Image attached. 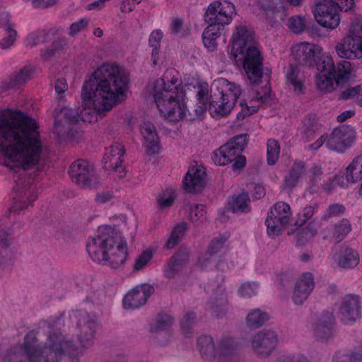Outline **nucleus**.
<instances>
[{"label":"nucleus","instance_id":"obj_1","mask_svg":"<svg viewBox=\"0 0 362 362\" xmlns=\"http://www.w3.org/2000/svg\"><path fill=\"white\" fill-rule=\"evenodd\" d=\"M42 151L36 122L21 111H0V153L2 164L12 170H27L39 163Z\"/></svg>","mask_w":362,"mask_h":362},{"label":"nucleus","instance_id":"obj_2","mask_svg":"<svg viewBox=\"0 0 362 362\" xmlns=\"http://www.w3.org/2000/svg\"><path fill=\"white\" fill-rule=\"evenodd\" d=\"M128 83L129 74L122 66L103 64L83 83V103L86 107L91 105L94 111L103 117L123 100Z\"/></svg>","mask_w":362,"mask_h":362},{"label":"nucleus","instance_id":"obj_3","mask_svg":"<svg viewBox=\"0 0 362 362\" xmlns=\"http://www.w3.org/2000/svg\"><path fill=\"white\" fill-rule=\"evenodd\" d=\"M71 344L56 330L49 334L47 343L41 346L37 344L34 332H30L25 335L23 345L10 351L5 360L8 362H60L64 351ZM70 361L76 362L73 359Z\"/></svg>","mask_w":362,"mask_h":362},{"label":"nucleus","instance_id":"obj_4","mask_svg":"<svg viewBox=\"0 0 362 362\" xmlns=\"http://www.w3.org/2000/svg\"><path fill=\"white\" fill-rule=\"evenodd\" d=\"M185 93L175 69H167L154 83V101L160 115L167 120L177 122L186 116Z\"/></svg>","mask_w":362,"mask_h":362},{"label":"nucleus","instance_id":"obj_5","mask_svg":"<svg viewBox=\"0 0 362 362\" xmlns=\"http://www.w3.org/2000/svg\"><path fill=\"white\" fill-rule=\"evenodd\" d=\"M241 94L240 87L229 82L225 78L214 81L210 89L209 103L197 100L196 105L191 109L185 105L186 118L194 121L202 116L209 107L211 114L215 117H224L229 114L233 108L235 102Z\"/></svg>","mask_w":362,"mask_h":362},{"label":"nucleus","instance_id":"obj_6","mask_svg":"<svg viewBox=\"0 0 362 362\" xmlns=\"http://www.w3.org/2000/svg\"><path fill=\"white\" fill-rule=\"evenodd\" d=\"M232 54L237 63L242 64L246 76L252 84L262 80L263 56L256 46L254 34L247 27H236L233 37Z\"/></svg>","mask_w":362,"mask_h":362},{"label":"nucleus","instance_id":"obj_7","mask_svg":"<svg viewBox=\"0 0 362 362\" xmlns=\"http://www.w3.org/2000/svg\"><path fill=\"white\" fill-rule=\"evenodd\" d=\"M115 230L109 226L100 227L96 238H92L87 245L90 258L105 264L109 249L114 245Z\"/></svg>","mask_w":362,"mask_h":362},{"label":"nucleus","instance_id":"obj_8","mask_svg":"<svg viewBox=\"0 0 362 362\" xmlns=\"http://www.w3.org/2000/svg\"><path fill=\"white\" fill-rule=\"evenodd\" d=\"M236 15L235 7L232 3L214 1L211 3L205 11L204 20L208 25H213L224 28L230 24Z\"/></svg>","mask_w":362,"mask_h":362},{"label":"nucleus","instance_id":"obj_9","mask_svg":"<svg viewBox=\"0 0 362 362\" xmlns=\"http://www.w3.org/2000/svg\"><path fill=\"white\" fill-rule=\"evenodd\" d=\"M69 175L71 181L81 188H93L100 184L95 169L87 160L78 159L69 167Z\"/></svg>","mask_w":362,"mask_h":362},{"label":"nucleus","instance_id":"obj_10","mask_svg":"<svg viewBox=\"0 0 362 362\" xmlns=\"http://www.w3.org/2000/svg\"><path fill=\"white\" fill-rule=\"evenodd\" d=\"M292 216L290 206L284 202H276L268 212L265 223L269 236H276L286 226Z\"/></svg>","mask_w":362,"mask_h":362},{"label":"nucleus","instance_id":"obj_11","mask_svg":"<svg viewBox=\"0 0 362 362\" xmlns=\"http://www.w3.org/2000/svg\"><path fill=\"white\" fill-rule=\"evenodd\" d=\"M356 138V132L352 127L340 125L328 136L326 146L331 151L343 153L352 146Z\"/></svg>","mask_w":362,"mask_h":362},{"label":"nucleus","instance_id":"obj_12","mask_svg":"<svg viewBox=\"0 0 362 362\" xmlns=\"http://www.w3.org/2000/svg\"><path fill=\"white\" fill-rule=\"evenodd\" d=\"M339 8L328 0H324L315 4L313 13L316 21L322 27L333 30L340 22L338 13Z\"/></svg>","mask_w":362,"mask_h":362},{"label":"nucleus","instance_id":"obj_13","mask_svg":"<svg viewBox=\"0 0 362 362\" xmlns=\"http://www.w3.org/2000/svg\"><path fill=\"white\" fill-rule=\"evenodd\" d=\"M277 334L270 329H263L255 334L252 339V347L261 356L267 357L278 344Z\"/></svg>","mask_w":362,"mask_h":362},{"label":"nucleus","instance_id":"obj_14","mask_svg":"<svg viewBox=\"0 0 362 362\" xmlns=\"http://www.w3.org/2000/svg\"><path fill=\"white\" fill-rule=\"evenodd\" d=\"M321 49L319 46L308 42L296 45L292 49L295 61L302 66L317 67V64L323 56L319 57Z\"/></svg>","mask_w":362,"mask_h":362},{"label":"nucleus","instance_id":"obj_15","mask_svg":"<svg viewBox=\"0 0 362 362\" xmlns=\"http://www.w3.org/2000/svg\"><path fill=\"white\" fill-rule=\"evenodd\" d=\"M317 69L320 73L316 76V86L323 92H331L334 89L335 79L332 76L333 59L329 55H324L317 64Z\"/></svg>","mask_w":362,"mask_h":362},{"label":"nucleus","instance_id":"obj_16","mask_svg":"<svg viewBox=\"0 0 362 362\" xmlns=\"http://www.w3.org/2000/svg\"><path fill=\"white\" fill-rule=\"evenodd\" d=\"M154 288L149 284L138 285L129 291L123 298L125 308L136 309L146 304L148 298L153 293Z\"/></svg>","mask_w":362,"mask_h":362},{"label":"nucleus","instance_id":"obj_17","mask_svg":"<svg viewBox=\"0 0 362 362\" xmlns=\"http://www.w3.org/2000/svg\"><path fill=\"white\" fill-rule=\"evenodd\" d=\"M127 255V243L115 230L114 245L109 249L105 264L113 269H118L124 264Z\"/></svg>","mask_w":362,"mask_h":362},{"label":"nucleus","instance_id":"obj_18","mask_svg":"<svg viewBox=\"0 0 362 362\" xmlns=\"http://www.w3.org/2000/svg\"><path fill=\"white\" fill-rule=\"evenodd\" d=\"M339 314L345 324L358 319L361 316L360 297L356 295L346 296L341 302Z\"/></svg>","mask_w":362,"mask_h":362},{"label":"nucleus","instance_id":"obj_19","mask_svg":"<svg viewBox=\"0 0 362 362\" xmlns=\"http://www.w3.org/2000/svg\"><path fill=\"white\" fill-rule=\"evenodd\" d=\"M206 173L202 166L194 165L189 168L183 182V189L189 193L199 192L204 187Z\"/></svg>","mask_w":362,"mask_h":362},{"label":"nucleus","instance_id":"obj_20","mask_svg":"<svg viewBox=\"0 0 362 362\" xmlns=\"http://www.w3.org/2000/svg\"><path fill=\"white\" fill-rule=\"evenodd\" d=\"M124 146L120 143H114L106 148L103 157L104 168L106 170H112L115 172L123 170L122 157L124 155Z\"/></svg>","mask_w":362,"mask_h":362},{"label":"nucleus","instance_id":"obj_21","mask_svg":"<svg viewBox=\"0 0 362 362\" xmlns=\"http://www.w3.org/2000/svg\"><path fill=\"white\" fill-rule=\"evenodd\" d=\"M315 287L313 275L310 272L303 273L296 281L293 299L296 304H302L310 296Z\"/></svg>","mask_w":362,"mask_h":362},{"label":"nucleus","instance_id":"obj_22","mask_svg":"<svg viewBox=\"0 0 362 362\" xmlns=\"http://www.w3.org/2000/svg\"><path fill=\"white\" fill-rule=\"evenodd\" d=\"M54 133L64 134L69 128L67 124H76L78 122L79 115L76 110L63 107L59 112L54 110Z\"/></svg>","mask_w":362,"mask_h":362},{"label":"nucleus","instance_id":"obj_23","mask_svg":"<svg viewBox=\"0 0 362 362\" xmlns=\"http://www.w3.org/2000/svg\"><path fill=\"white\" fill-rule=\"evenodd\" d=\"M228 238L229 235L223 234L214 238L211 240L206 252L199 259V263L202 269H206L211 264L215 256L221 252Z\"/></svg>","mask_w":362,"mask_h":362},{"label":"nucleus","instance_id":"obj_24","mask_svg":"<svg viewBox=\"0 0 362 362\" xmlns=\"http://www.w3.org/2000/svg\"><path fill=\"white\" fill-rule=\"evenodd\" d=\"M140 131L146 141L147 153H158L160 148L159 139L154 125L148 121L143 122L140 126Z\"/></svg>","mask_w":362,"mask_h":362},{"label":"nucleus","instance_id":"obj_25","mask_svg":"<svg viewBox=\"0 0 362 362\" xmlns=\"http://www.w3.org/2000/svg\"><path fill=\"white\" fill-rule=\"evenodd\" d=\"M197 343L201 356L204 360L207 362L218 360V344L215 345L211 337L201 336L198 338Z\"/></svg>","mask_w":362,"mask_h":362},{"label":"nucleus","instance_id":"obj_26","mask_svg":"<svg viewBox=\"0 0 362 362\" xmlns=\"http://www.w3.org/2000/svg\"><path fill=\"white\" fill-rule=\"evenodd\" d=\"M335 318L332 312L325 310L322 313L315 329V335L320 339H327L333 332Z\"/></svg>","mask_w":362,"mask_h":362},{"label":"nucleus","instance_id":"obj_27","mask_svg":"<svg viewBox=\"0 0 362 362\" xmlns=\"http://www.w3.org/2000/svg\"><path fill=\"white\" fill-rule=\"evenodd\" d=\"M189 260L188 253L178 252L174 255L168 262V266L165 269V276L173 279L182 269Z\"/></svg>","mask_w":362,"mask_h":362},{"label":"nucleus","instance_id":"obj_28","mask_svg":"<svg viewBox=\"0 0 362 362\" xmlns=\"http://www.w3.org/2000/svg\"><path fill=\"white\" fill-rule=\"evenodd\" d=\"M344 176L346 182L349 183L362 180V153L354 157L346 168Z\"/></svg>","mask_w":362,"mask_h":362},{"label":"nucleus","instance_id":"obj_29","mask_svg":"<svg viewBox=\"0 0 362 362\" xmlns=\"http://www.w3.org/2000/svg\"><path fill=\"white\" fill-rule=\"evenodd\" d=\"M305 170V163L301 160L294 162L288 173L284 177V187L292 189L296 187Z\"/></svg>","mask_w":362,"mask_h":362},{"label":"nucleus","instance_id":"obj_30","mask_svg":"<svg viewBox=\"0 0 362 362\" xmlns=\"http://www.w3.org/2000/svg\"><path fill=\"white\" fill-rule=\"evenodd\" d=\"M320 128L321 124L318 122L317 116L314 114H308L302 120L300 132L302 136L308 141L313 139Z\"/></svg>","mask_w":362,"mask_h":362},{"label":"nucleus","instance_id":"obj_31","mask_svg":"<svg viewBox=\"0 0 362 362\" xmlns=\"http://www.w3.org/2000/svg\"><path fill=\"white\" fill-rule=\"evenodd\" d=\"M354 40V35H349L345 37L342 42L336 46V52L339 57L350 59L352 57H356V48Z\"/></svg>","mask_w":362,"mask_h":362},{"label":"nucleus","instance_id":"obj_32","mask_svg":"<svg viewBox=\"0 0 362 362\" xmlns=\"http://www.w3.org/2000/svg\"><path fill=\"white\" fill-rule=\"evenodd\" d=\"M229 146L225 144L213 153L211 159L216 165H226L234 160L237 154L231 149L232 147H229Z\"/></svg>","mask_w":362,"mask_h":362},{"label":"nucleus","instance_id":"obj_33","mask_svg":"<svg viewBox=\"0 0 362 362\" xmlns=\"http://www.w3.org/2000/svg\"><path fill=\"white\" fill-rule=\"evenodd\" d=\"M279 0H257L256 4L257 7L261 11V13L269 22L273 23L276 14L279 13Z\"/></svg>","mask_w":362,"mask_h":362},{"label":"nucleus","instance_id":"obj_34","mask_svg":"<svg viewBox=\"0 0 362 362\" xmlns=\"http://www.w3.org/2000/svg\"><path fill=\"white\" fill-rule=\"evenodd\" d=\"M360 258L358 252L351 248L341 250L339 256V265L344 269L356 267L359 264Z\"/></svg>","mask_w":362,"mask_h":362},{"label":"nucleus","instance_id":"obj_35","mask_svg":"<svg viewBox=\"0 0 362 362\" xmlns=\"http://www.w3.org/2000/svg\"><path fill=\"white\" fill-rule=\"evenodd\" d=\"M250 199L246 193L233 196L231 202L228 203L229 209L234 214L248 213L250 211Z\"/></svg>","mask_w":362,"mask_h":362},{"label":"nucleus","instance_id":"obj_36","mask_svg":"<svg viewBox=\"0 0 362 362\" xmlns=\"http://www.w3.org/2000/svg\"><path fill=\"white\" fill-rule=\"evenodd\" d=\"M62 29L60 28H51L49 30H40L32 33L26 38L28 45L35 47L38 44L43 43L48 40L49 35H56Z\"/></svg>","mask_w":362,"mask_h":362},{"label":"nucleus","instance_id":"obj_37","mask_svg":"<svg viewBox=\"0 0 362 362\" xmlns=\"http://www.w3.org/2000/svg\"><path fill=\"white\" fill-rule=\"evenodd\" d=\"M351 230L350 221L344 218L333 226L332 238L338 243L342 241Z\"/></svg>","mask_w":362,"mask_h":362},{"label":"nucleus","instance_id":"obj_38","mask_svg":"<svg viewBox=\"0 0 362 362\" xmlns=\"http://www.w3.org/2000/svg\"><path fill=\"white\" fill-rule=\"evenodd\" d=\"M236 344L230 337H223L218 341V361H224L226 358L234 354Z\"/></svg>","mask_w":362,"mask_h":362},{"label":"nucleus","instance_id":"obj_39","mask_svg":"<svg viewBox=\"0 0 362 362\" xmlns=\"http://www.w3.org/2000/svg\"><path fill=\"white\" fill-rule=\"evenodd\" d=\"M299 70L293 65H291L289 71L286 74L287 82L291 85L293 91L298 94H303L305 90V86L303 81L298 77Z\"/></svg>","mask_w":362,"mask_h":362},{"label":"nucleus","instance_id":"obj_40","mask_svg":"<svg viewBox=\"0 0 362 362\" xmlns=\"http://www.w3.org/2000/svg\"><path fill=\"white\" fill-rule=\"evenodd\" d=\"M66 47V38H58L54 40L49 47L41 51V57L45 60H47L49 58L56 56V54L63 52Z\"/></svg>","mask_w":362,"mask_h":362},{"label":"nucleus","instance_id":"obj_41","mask_svg":"<svg viewBox=\"0 0 362 362\" xmlns=\"http://www.w3.org/2000/svg\"><path fill=\"white\" fill-rule=\"evenodd\" d=\"M351 64L347 61H343L341 63L338 64L337 69H335L334 64L333 63V69L331 70L332 76L333 75L335 79V84L339 86L340 83L346 81L350 75Z\"/></svg>","mask_w":362,"mask_h":362},{"label":"nucleus","instance_id":"obj_42","mask_svg":"<svg viewBox=\"0 0 362 362\" xmlns=\"http://www.w3.org/2000/svg\"><path fill=\"white\" fill-rule=\"evenodd\" d=\"M268 320V315L266 313L259 309H255L248 313L246 317V323L248 327L251 329H257L262 326Z\"/></svg>","mask_w":362,"mask_h":362},{"label":"nucleus","instance_id":"obj_43","mask_svg":"<svg viewBox=\"0 0 362 362\" xmlns=\"http://www.w3.org/2000/svg\"><path fill=\"white\" fill-rule=\"evenodd\" d=\"M33 73V69L32 66H24L10 78L8 83V87L9 88H13L17 86L25 83L27 81L30 79Z\"/></svg>","mask_w":362,"mask_h":362},{"label":"nucleus","instance_id":"obj_44","mask_svg":"<svg viewBox=\"0 0 362 362\" xmlns=\"http://www.w3.org/2000/svg\"><path fill=\"white\" fill-rule=\"evenodd\" d=\"M187 229V223L181 222L180 223L177 224L173 228L170 238L165 243V247L167 249L173 248L181 240Z\"/></svg>","mask_w":362,"mask_h":362},{"label":"nucleus","instance_id":"obj_45","mask_svg":"<svg viewBox=\"0 0 362 362\" xmlns=\"http://www.w3.org/2000/svg\"><path fill=\"white\" fill-rule=\"evenodd\" d=\"M175 192L170 188H168L159 193L156 197L158 208L159 210H163L170 208L176 199Z\"/></svg>","mask_w":362,"mask_h":362},{"label":"nucleus","instance_id":"obj_46","mask_svg":"<svg viewBox=\"0 0 362 362\" xmlns=\"http://www.w3.org/2000/svg\"><path fill=\"white\" fill-rule=\"evenodd\" d=\"M95 331V324L94 322L89 321L83 324L81 327L78 338L83 346H89L94 337Z\"/></svg>","mask_w":362,"mask_h":362},{"label":"nucleus","instance_id":"obj_47","mask_svg":"<svg viewBox=\"0 0 362 362\" xmlns=\"http://www.w3.org/2000/svg\"><path fill=\"white\" fill-rule=\"evenodd\" d=\"M267 161L268 165H273L279 160L281 149L280 144L276 140L270 139L267 141Z\"/></svg>","mask_w":362,"mask_h":362},{"label":"nucleus","instance_id":"obj_48","mask_svg":"<svg viewBox=\"0 0 362 362\" xmlns=\"http://www.w3.org/2000/svg\"><path fill=\"white\" fill-rule=\"evenodd\" d=\"M339 99L354 100L356 103L362 107V87L356 86L344 90L341 92Z\"/></svg>","mask_w":362,"mask_h":362},{"label":"nucleus","instance_id":"obj_49","mask_svg":"<svg viewBox=\"0 0 362 362\" xmlns=\"http://www.w3.org/2000/svg\"><path fill=\"white\" fill-rule=\"evenodd\" d=\"M288 28L295 33H300L304 30H310V24L306 18L293 16L288 20Z\"/></svg>","mask_w":362,"mask_h":362},{"label":"nucleus","instance_id":"obj_50","mask_svg":"<svg viewBox=\"0 0 362 362\" xmlns=\"http://www.w3.org/2000/svg\"><path fill=\"white\" fill-rule=\"evenodd\" d=\"M195 320L196 314L194 312H189L186 313L181 320L180 327L186 337H190L192 336Z\"/></svg>","mask_w":362,"mask_h":362},{"label":"nucleus","instance_id":"obj_51","mask_svg":"<svg viewBox=\"0 0 362 362\" xmlns=\"http://www.w3.org/2000/svg\"><path fill=\"white\" fill-rule=\"evenodd\" d=\"M248 135L247 134H241L234 136L230 141L226 144L233 147L231 149L238 155L243 151L248 142Z\"/></svg>","mask_w":362,"mask_h":362},{"label":"nucleus","instance_id":"obj_52","mask_svg":"<svg viewBox=\"0 0 362 362\" xmlns=\"http://www.w3.org/2000/svg\"><path fill=\"white\" fill-rule=\"evenodd\" d=\"M173 323V317L165 313H160L156 317V325L151 327V332H158L169 327Z\"/></svg>","mask_w":362,"mask_h":362},{"label":"nucleus","instance_id":"obj_53","mask_svg":"<svg viewBox=\"0 0 362 362\" xmlns=\"http://www.w3.org/2000/svg\"><path fill=\"white\" fill-rule=\"evenodd\" d=\"M346 212V207L341 204H332L327 206L325 211L322 220L328 221L333 217H337Z\"/></svg>","mask_w":362,"mask_h":362},{"label":"nucleus","instance_id":"obj_54","mask_svg":"<svg viewBox=\"0 0 362 362\" xmlns=\"http://www.w3.org/2000/svg\"><path fill=\"white\" fill-rule=\"evenodd\" d=\"M190 218L194 223L203 222L206 220V211L204 205L196 204L190 209Z\"/></svg>","mask_w":362,"mask_h":362},{"label":"nucleus","instance_id":"obj_55","mask_svg":"<svg viewBox=\"0 0 362 362\" xmlns=\"http://www.w3.org/2000/svg\"><path fill=\"white\" fill-rule=\"evenodd\" d=\"M153 253L149 250L143 251L136 259L133 266L134 271H139L144 269L152 259Z\"/></svg>","mask_w":362,"mask_h":362},{"label":"nucleus","instance_id":"obj_56","mask_svg":"<svg viewBox=\"0 0 362 362\" xmlns=\"http://www.w3.org/2000/svg\"><path fill=\"white\" fill-rule=\"evenodd\" d=\"M15 24L11 20V16L7 12L0 13V28L3 29L6 34L17 33L14 28Z\"/></svg>","mask_w":362,"mask_h":362},{"label":"nucleus","instance_id":"obj_57","mask_svg":"<svg viewBox=\"0 0 362 362\" xmlns=\"http://www.w3.org/2000/svg\"><path fill=\"white\" fill-rule=\"evenodd\" d=\"M240 110L237 115V119L240 120L245 119L255 112H257L258 107L255 105L249 106L245 101L240 102Z\"/></svg>","mask_w":362,"mask_h":362},{"label":"nucleus","instance_id":"obj_58","mask_svg":"<svg viewBox=\"0 0 362 362\" xmlns=\"http://www.w3.org/2000/svg\"><path fill=\"white\" fill-rule=\"evenodd\" d=\"M257 286L255 283L243 284L239 288V293L243 297H251L257 293Z\"/></svg>","mask_w":362,"mask_h":362},{"label":"nucleus","instance_id":"obj_59","mask_svg":"<svg viewBox=\"0 0 362 362\" xmlns=\"http://www.w3.org/2000/svg\"><path fill=\"white\" fill-rule=\"evenodd\" d=\"M88 25V20L82 18L77 22L73 23L69 28V34L71 36H74L82 31Z\"/></svg>","mask_w":362,"mask_h":362},{"label":"nucleus","instance_id":"obj_60","mask_svg":"<svg viewBox=\"0 0 362 362\" xmlns=\"http://www.w3.org/2000/svg\"><path fill=\"white\" fill-rule=\"evenodd\" d=\"M162 38L163 33L159 30H154L149 36L148 44L152 48L160 49Z\"/></svg>","mask_w":362,"mask_h":362},{"label":"nucleus","instance_id":"obj_61","mask_svg":"<svg viewBox=\"0 0 362 362\" xmlns=\"http://www.w3.org/2000/svg\"><path fill=\"white\" fill-rule=\"evenodd\" d=\"M224 28L215 26L213 25H208V26L204 29L203 32V37L208 36L214 40H217L221 36V31Z\"/></svg>","mask_w":362,"mask_h":362},{"label":"nucleus","instance_id":"obj_62","mask_svg":"<svg viewBox=\"0 0 362 362\" xmlns=\"http://www.w3.org/2000/svg\"><path fill=\"white\" fill-rule=\"evenodd\" d=\"M323 175L322 169L320 166L314 165L310 170V181L313 185H316L321 180Z\"/></svg>","mask_w":362,"mask_h":362},{"label":"nucleus","instance_id":"obj_63","mask_svg":"<svg viewBox=\"0 0 362 362\" xmlns=\"http://www.w3.org/2000/svg\"><path fill=\"white\" fill-rule=\"evenodd\" d=\"M18 33H8L4 37L0 42V47L2 49H7L12 47L17 38Z\"/></svg>","mask_w":362,"mask_h":362},{"label":"nucleus","instance_id":"obj_64","mask_svg":"<svg viewBox=\"0 0 362 362\" xmlns=\"http://www.w3.org/2000/svg\"><path fill=\"white\" fill-rule=\"evenodd\" d=\"M37 199L36 196H33L32 198L28 199V204L25 202L16 201L13 203V204L11 206L9 209V212L16 213L20 211H22L25 209H27L28 205H32V203Z\"/></svg>","mask_w":362,"mask_h":362}]
</instances>
